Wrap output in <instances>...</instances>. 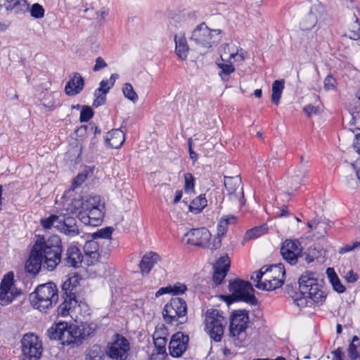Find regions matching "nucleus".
<instances>
[{"mask_svg":"<svg viewBox=\"0 0 360 360\" xmlns=\"http://www.w3.org/2000/svg\"><path fill=\"white\" fill-rule=\"evenodd\" d=\"M169 22L175 27L181 26L186 22V13L184 11L170 13L168 15Z\"/></svg>","mask_w":360,"mask_h":360,"instance_id":"a19ab883","label":"nucleus"},{"mask_svg":"<svg viewBox=\"0 0 360 360\" xmlns=\"http://www.w3.org/2000/svg\"><path fill=\"white\" fill-rule=\"evenodd\" d=\"M56 226V229L68 237H75L79 234V229L75 218L60 214V220Z\"/></svg>","mask_w":360,"mask_h":360,"instance_id":"dca6fc26","label":"nucleus"},{"mask_svg":"<svg viewBox=\"0 0 360 360\" xmlns=\"http://www.w3.org/2000/svg\"><path fill=\"white\" fill-rule=\"evenodd\" d=\"M30 15L36 19H41L44 18L45 10L41 5L38 3L32 4L30 8H28Z\"/></svg>","mask_w":360,"mask_h":360,"instance_id":"09e8293b","label":"nucleus"},{"mask_svg":"<svg viewBox=\"0 0 360 360\" xmlns=\"http://www.w3.org/2000/svg\"><path fill=\"white\" fill-rule=\"evenodd\" d=\"M83 261V255L80 249L75 245L68 247L62 257V262L65 266L73 268L79 267Z\"/></svg>","mask_w":360,"mask_h":360,"instance_id":"6ab92c4d","label":"nucleus"},{"mask_svg":"<svg viewBox=\"0 0 360 360\" xmlns=\"http://www.w3.org/2000/svg\"><path fill=\"white\" fill-rule=\"evenodd\" d=\"M210 233L206 228L193 229L185 234L188 237L187 243L192 245L203 247L210 238Z\"/></svg>","mask_w":360,"mask_h":360,"instance_id":"a211bd4d","label":"nucleus"},{"mask_svg":"<svg viewBox=\"0 0 360 360\" xmlns=\"http://www.w3.org/2000/svg\"><path fill=\"white\" fill-rule=\"evenodd\" d=\"M268 228L266 225H262L259 226H255L246 232V237L248 239H252L264 234L267 232Z\"/></svg>","mask_w":360,"mask_h":360,"instance_id":"a18cd8bd","label":"nucleus"},{"mask_svg":"<svg viewBox=\"0 0 360 360\" xmlns=\"http://www.w3.org/2000/svg\"><path fill=\"white\" fill-rule=\"evenodd\" d=\"M129 349L128 340L116 333L112 336V341L108 344L106 354L112 360H127Z\"/></svg>","mask_w":360,"mask_h":360,"instance_id":"9b49d317","label":"nucleus"},{"mask_svg":"<svg viewBox=\"0 0 360 360\" xmlns=\"http://www.w3.org/2000/svg\"><path fill=\"white\" fill-rule=\"evenodd\" d=\"M187 304L180 297H173L167 303L162 311L164 321L170 325L178 326L184 323L186 320Z\"/></svg>","mask_w":360,"mask_h":360,"instance_id":"423d86ee","label":"nucleus"},{"mask_svg":"<svg viewBox=\"0 0 360 360\" xmlns=\"http://www.w3.org/2000/svg\"><path fill=\"white\" fill-rule=\"evenodd\" d=\"M160 259V257L159 255L155 252H150L145 254L139 263L141 272L142 274H148L155 264Z\"/></svg>","mask_w":360,"mask_h":360,"instance_id":"b1692460","label":"nucleus"},{"mask_svg":"<svg viewBox=\"0 0 360 360\" xmlns=\"http://www.w3.org/2000/svg\"><path fill=\"white\" fill-rule=\"evenodd\" d=\"M175 41V51L179 56V58L181 60H186L188 53V45L187 44L186 39L184 34L182 35H175L174 37Z\"/></svg>","mask_w":360,"mask_h":360,"instance_id":"cd10ccee","label":"nucleus"},{"mask_svg":"<svg viewBox=\"0 0 360 360\" xmlns=\"http://www.w3.org/2000/svg\"><path fill=\"white\" fill-rule=\"evenodd\" d=\"M307 161H304L303 157H301L300 163L294 172L293 179L304 181V179L307 178L309 172L308 167L307 165Z\"/></svg>","mask_w":360,"mask_h":360,"instance_id":"58836bf2","label":"nucleus"},{"mask_svg":"<svg viewBox=\"0 0 360 360\" xmlns=\"http://www.w3.org/2000/svg\"><path fill=\"white\" fill-rule=\"evenodd\" d=\"M14 274L12 271L6 274L0 284V301L3 305L8 304L13 300L21 294V291L13 292L12 285L13 284Z\"/></svg>","mask_w":360,"mask_h":360,"instance_id":"ddd939ff","label":"nucleus"},{"mask_svg":"<svg viewBox=\"0 0 360 360\" xmlns=\"http://www.w3.org/2000/svg\"><path fill=\"white\" fill-rule=\"evenodd\" d=\"M64 301L58 307L57 312L58 316H65L69 314L71 309H75L78 304L77 299L74 297H70L63 295Z\"/></svg>","mask_w":360,"mask_h":360,"instance_id":"c85d7f7f","label":"nucleus"},{"mask_svg":"<svg viewBox=\"0 0 360 360\" xmlns=\"http://www.w3.org/2000/svg\"><path fill=\"white\" fill-rule=\"evenodd\" d=\"M3 4H0V7H4L8 13H14L15 14L24 13L28 11L29 4L27 0H0Z\"/></svg>","mask_w":360,"mask_h":360,"instance_id":"412c9836","label":"nucleus"},{"mask_svg":"<svg viewBox=\"0 0 360 360\" xmlns=\"http://www.w3.org/2000/svg\"><path fill=\"white\" fill-rule=\"evenodd\" d=\"M335 84L336 81L331 75H328L324 79V88L326 90L334 89Z\"/></svg>","mask_w":360,"mask_h":360,"instance_id":"e2e57ef3","label":"nucleus"},{"mask_svg":"<svg viewBox=\"0 0 360 360\" xmlns=\"http://www.w3.org/2000/svg\"><path fill=\"white\" fill-rule=\"evenodd\" d=\"M207 200L205 195H200L192 200L189 205V210L195 214H198L205 207Z\"/></svg>","mask_w":360,"mask_h":360,"instance_id":"e433bc0d","label":"nucleus"},{"mask_svg":"<svg viewBox=\"0 0 360 360\" xmlns=\"http://www.w3.org/2000/svg\"><path fill=\"white\" fill-rule=\"evenodd\" d=\"M303 248L297 240L286 239L283 242L281 248V254L288 264L294 265L297 264L298 259L302 257Z\"/></svg>","mask_w":360,"mask_h":360,"instance_id":"f8f14e48","label":"nucleus"},{"mask_svg":"<svg viewBox=\"0 0 360 360\" xmlns=\"http://www.w3.org/2000/svg\"><path fill=\"white\" fill-rule=\"evenodd\" d=\"M81 280L82 278L77 274L68 278L62 285V290L63 291V295L70 297H74L75 299H77L76 294L77 292V288L80 285Z\"/></svg>","mask_w":360,"mask_h":360,"instance_id":"4be33fe9","label":"nucleus"},{"mask_svg":"<svg viewBox=\"0 0 360 360\" xmlns=\"http://www.w3.org/2000/svg\"><path fill=\"white\" fill-rule=\"evenodd\" d=\"M104 352L98 345H93L86 354L85 360H103Z\"/></svg>","mask_w":360,"mask_h":360,"instance_id":"ea45409f","label":"nucleus"},{"mask_svg":"<svg viewBox=\"0 0 360 360\" xmlns=\"http://www.w3.org/2000/svg\"><path fill=\"white\" fill-rule=\"evenodd\" d=\"M22 354L27 360H39L44 350L40 338L33 333H25L21 340Z\"/></svg>","mask_w":360,"mask_h":360,"instance_id":"9d476101","label":"nucleus"},{"mask_svg":"<svg viewBox=\"0 0 360 360\" xmlns=\"http://www.w3.org/2000/svg\"><path fill=\"white\" fill-rule=\"evenodd\" d=\"M167 328L165 326V325L162 324L160 326L156 327L153 335V338H167Z\"/></svg>","mask_w":360,"mask_h":360,"instance_id":"4d7b16f0","label":"nucleus"},{"mask_svg":"<svg viewBox=\"0 0 360 360\" xmlns=\"http://www.w3.org/2000/svg\"><path fill=\"white\" fill-rule=\"evenodd\" d=\"M359 246H360V242H358V241L354 242L352 245H346L344 247H342L339 250V253L340 254H344V253H346L347 252L352 251V250H354V249H356V248H358Z\"/></svg>","mask_w":360,"mask_h":360,"instance_id":"0e129e2a","label":"nucleus"},{"mask_svg":"<svg viewBox=\"0 0 360 360\" xmlns=\"http://www.w3.org/2000/svg\"><path fill=\"white\" fill-rule=\"evenodd\" d=\"M220 33V30H210L205 22H202L193 31L191 41L202 49H209L219 41Z\"/></svg>","mask_w":360,"mask_h":360,"instance_id":"1a4fd4ad","label":"nucleus"},{"mask_svg":"<svg viewBox=\"0 0 360 360\" xmlns=\"http://www.w3.org/2000/svg\"><path fill=\"white\" fill-rule=\"evenodd\" d=\"M107 67V63L105 62L103 58L98 57L96 59V63L93 68L94 72H98L104 68Z\"/></svg>","mask_w":360,"mask_h":360,"instance_id":"338daca9","label":"nucleus"},{"mask_svg":"<svg viewBox=\"0 0 360 360\" xmlns=\"http://www.w3.org/2000/svg\"><path fill=\"white\" fill-rule=\"evenodd\" d=\"M112 87V86H110V83L108 80L103 79L100 82L99 87L96 89L95 91L106 95Z\"/></svg>","mask_w":360,"mask_h":360,"instance_id":"052dcab7","label":"nucleus"},{"mask_svg":"<svg viewBox=\"0 0 360 360\" xmlns=\"http://www.w3.org/2000/svg\"><path fill=\"white\" fill-rule=\"evenodd\" d=\"M228 271L226 269H214V274L212 276L213 282L216 285H218L222 283L225 276H226Z\"/></svg>","mask_w":360,"mask_h":360,"instance_id":"5fc2aeb1","label":"nucleus"},{"mask_svg":"<svg viewBox=\"0 0 360 360\" xmlns=\"http://www.w3.org/2000/svg\"><path fill=\"white\" fill-rule=\"evenodd\" d=\"M84 86V79L79 72H73L69 76V81L65 86L68 96H74L82 92Z\"/></svg>","mask_w":360,"mask_h":360,"instance_id":"aec40b11","label":"nucleus"},{"mask_svg":"<svg viewBox=\"0 0 360 360\" xmlns=\"http://www.w3.org/2000/svg\"><path fill=\"white\" fill-rule=\"evenodd\" d=\"M205 322V330L211 339L215 342L221 341L226 323L223 311L216 309H207Z\"/></svg>","mask_w":360,"mask_h":360,"instance_id":"6e6552de","label":"nucleus"},{"mask_svg":"<svg viewBox=\"0 0 360 360\" xmlns=\"http://www.w3.org/2000/svg\"><path fill=\"white\" fill-rule=\"evenodd\" d=\"M106 142L112 148H119L124 141V134L119 129L109 131L105 138Z\"/></svg>","mask_w":360,"mask_h":360,"instance_id":"a878e982","label":"nucleus"},{"mask_svg":"<svg viewBox=\"0 0 360 360\" xmlns=\"http://www.w3.org/2000/svg\"><path fill=\"white\" fill-rule=\"evenodd\" d=\"M284 79L275 80L272 84V103L276 105H278L280 99L284 89Z\"/></svg>","mask_w":360,"mask_h":360,"instance_id":"72a5a7b5","label":"nucleus"},{"mask_svg":"<svg viewBox=\"0 0 360 360\" xmlns=\"http://www.w3.org/2000/svg\"><path fill=\"white\" fill-rule=\"evenodd\" d=\"M30 299L34 308L46 313L58 300L57 286L53 282L41 284L30 295Z\"/></svg>","mask_w":360,"mask_h":360,"instance_id":"7ed1b4c3","label":"nucleus"},{"mask_svg":"<svg viewBox=\"0 0 360 360\" xmlns=\"http://www.w3.org/2000/svg\"><path fill=\"white\" fill-rule=\"evenodd\" d=\"M34 245H39V252L44 257V267L48 271L54 270L62 262L63 245L60 238L52 235L48 238L39 237Z\"/></svg>","mask_w":360,"mask_h":360,"instance_id":"f257e3e1","label":"nucleus"},{"mask_svg":"<svg viewBox=\"0 0 360 360\" xmlns=\"http://www.w3.org/2000/svg\"><path fill=\"white\" fill-rule=\"evenodd\" d=\"M249 323L248 311L245 309L234 310L230 318L229 334L236 347H242L246 337Z\"/></svg>","mask_w":360,"mask_h":360,"instance_id":"39448f33","label":"nucleus"},{"mask_svg":"<svg viewBox=\"0 0 360 360\" xmlns=\"http://www.w3.org/2000/svg\"><path fill=\"white\" fill-rule=\"evenodd\" d=\"M359 338L354 335L352 338V342L349 345L347 349L348 356L351 360H360V354L357 350L358 345L355 344L356 342H359Z\"/></svg>","mask_w":360,"mask_h":360,"instance_id":"79ce46f5","label":"nucleus"},{"mask_svg":"<svg viewBox=\"0 0 360 360\" xmlns=\"http://www.w3.org/2000/svg\"><path fill=\"white\" fill-rule=\"evenodd\" d=\"M240 185V179L232 176H225L224 186L229 199L238 201L239 203H244L243 190Z\"/></svg>","mask_w":360,"mask_h":360,"instance_id":"2eb2a0df","label":"nucleus"},{"mask_svg":"<svg viewBox=\"0 0 360 360\" xmlns=\"http://www.w3.org/2000/svg\"><path fill=\"white\" fill-rule=\"evenodd\" d=\"M283 283L284 280L281 278H270L269 277H265L263 283H257L255 287L260 290L270 291L280 288Z\"/></svg>","mask_w":360,"mask_h":360,"instance_id":"c756f323","label":"nucleus"},{"mask_svg":"<svg viewBox=\"0 0 360 360\" xmlns=\"http://www.w3.org/2000/svg\"><path fill=\"white\" fill-rule=\"evenodd\" d=\"M266 271V277L270 278H281L284 280L285 276V270L284 265L281 263L271 265L268 269H265Z\"/></svg>","mask_w":360,"mask_h":360,"instance_id":"7c9ffc66","label":"nucleus"},{"mask_svg":"<svg viewBox=\"0 0 360 360\" xmlns=\"http://www.w3.org/2000/svg\"><path fill=\"white\" fill-rule=\"evenodd\" d=\"M236 220V217L234 216L231 217H222L217 224V236L221 238L225 235L227 231V225L229 223V220Z\"/></svg>","mask_w":360,"mask_h":360,"instance_id":"37998d69","label":"nucleus"},{"mask_svg":"<svg viewBox=\"0 0 360 360\" xmlns=\"http://www.w3.org/2000/svg\"><path fill=\"white\" fill-rule=\"evenodd\" d=\"M154 345L157 351V354L161 355H167L166 351L167 338H155L153 339Z\"/></svg>","mask_w":360,"mask_h":360,"instance_id":"3c124183","label":"nucleus"},{"mask_svg":"<svg viewBox=\"0 0 360 360\" xmlns=\"http://www.w3.org/2000/svg\"><path fill=\"white\" fill-rule=\"evenodd\" d=\"M229 44H226L224 47V51L221 53V60L222 61H229L231 59L233 58L235 61L242 62L245 59V56L247 52L245 51L243 49L236 48V51H233L229 56L228 53H226V49L230 51Z\"/></svg>","mask_w":360,"mask_h":360,"instance_id":"bb28decb","label":"nucleus"},{"mask_svg":"<svg viewBox=\"0 0 360 360\" xmlns=\"http://www.w3.org/2000/svg\"><path fill=\"white\" fill-rule=\"evenodd\" d=\"M124 96L129 101L135 103L137 101L139 97L136 91L134 90L132 85L130 83H125L122 88Z\"/></svg>","mask_w":360,"mask_h":360,"instance_id":"49530a36","label":"nucleus"},{"mask_svg":"<svg viewBox=\"0 0 360 360\" xmlns=\"http://www.w3.org/2000/svg\"><path fill=\"white\" fill-rule=\"evenodd\" d=\"M170 286V294L173 295H179L184 294L187 290V287L185 284L176 283L174 285Z\"/></svg>","mask_w":360,"mask_h":360,"instance_id":"6e6d98bb","label":"nucleus"},{"mask_svg":"<svg viewBox=\"0 0 360 360\" xmlns=\"http://www.w3.org/2000/svg\"><path fill=\"white\" fill-rule=\"evenodd\" d=\"M104 208H96L93 210H84L86 212V216H82V220L86 224L90 226H98L102 221L104 216Z\"/></svg>","mask_w":360,"mask_h":360,"instance_id":"5701e85b","label":"nucleus"},{"mask_svg":"<svg viewBox=\"0 0 360 360\" xmlns=\"http://www.w3.org/2000/svg\"><path fill=\"white\" fill-rule=\"evenodd\" d=\"M326 273L328 274V277L330 280V283L333 285L334 290L339 293H342L345 291V287L342 284L340 280L339 279L338 275L335 272L333 268H328L326 270Z\"/></svg>","mask_w":360,"mask_h":360,"instance_id":"473e14b6","label":"nucleus"},{"mask_svg":"<svg viewBox=\"0 0 360 360\" xmlns=\"http://www.w3.org/2000/svg\"><path fill=\"white\" fill-rule=\"evenodd\" d=\"M331 354H333L332 360H344V352L341 347L337 348Z\"/></svg>","mask_w":360,"mask_h":360,"instance_id":"774afa93","label":"nucleus"},{"mask_svg":"<svg viewBox=\"0 0 360 360\" xmlns=\"http://www.w3.org/2000/svg\"><path fill=\"white\" fill-rule=\"evenodd\" d=\"M60 220V215L51 214L49 217L41 219V225L46 229H51V227L56 229V226H58V223Z\"/></svg>","mask_w":360,"mask_h":360,"instance_id":"c03bdc74","label":"nucleus"},{"mask_svg":"<svg viewBox=\"0 0 360 360\" xmlns=\"http://www.w3.org/2000/svg\"><path fill=\"white\" fill-rule=\"evenodd\" d=\"M217 64L218 67L221 69L219 75L221 76L222 80L228 81L229 79V75L235 71L234 67L232 65L230 60H221V62H217Z\"/></svg>","mask_w":360,"mask_h":360,"instance_id":"4c0bfd02","label":"nucleus"},{"mask_svg":"<svg viewBox=\"0 0 360 360\" xmlns=\"http://www.w3.org/2000/svg\"><path fill=\"white\" fill-rule=\"evenodd\" d=\"M299 289L300 293L307 297L317 304H323L326 298V293L323 290V286L316 277L314 272H305L299 278Z\"/></svg>","mask_w":360,"mask_h":360,"instance_id":"20e7f679","label":"nucleus"},{"mask_svg":"<svg viewBox=\"0 0 360 360\" xmlns=\"http://www.w3.org/2000/svg\"><path fill=\"white\" fill-rule=\"evenodd\" d=\"M98 244L94 239L86 241L84 245V252L86 255L89 256L92 259V262L98 259Z\"/></svg>","mask_w":360,"mask_h":360,"instance_id":"2f4dec72","label":"nucleus"},{"mask_svg":"<svg viewBox=\"0 0 360 360\" xmlns=\"http://www.w3.org/2000/svg\"><path fill=\"white\" fill-rule=\"evenodd\" d=\"M94 97L95 98L93 102V106L94 108H98L105 103L106 95L103 94L102 93H97V91H94Z\"/></svg>","mask_w":360,"mask_h":360,"instance_id":"13d9d810","label":"nucleus"},{"mask_svg":"<svg viewBox=\"0 0 360 360\" xmlns=\"http://www.w3.org/2000/svg\"><path fill=\"white\" fill-rule=\"evenodd\" d=\"M231 265V261L227 255L220 257L214 265L213 269H226L229 271Z\"/></svg>","mask_w":360,"mask_h":360,"instance_id":"8fccbe9b","label":"nucleus"},{"mask_svg":"<svg viewBox=\"0 0 360 360\" xmlns=\"http://www.w3.org/2000/svg\"><path fill=\"white\" fill-rule=\"evenodd\" d=\"M229 290L231 292L230 295L220 296L228 306L235 302L240 301L254 306L258 304L254 295L255 290L249 281H245L240 278L231 280L229 281Z\"/></svg>","mask_w":360,"mask_h":360,"instance_id":"f03ea898","label":"nucleus"},{"mask_svg":"<svg viewBox=\"0 0 360 360\" xmlns=\"http://www.w3.org/2000/svg\"><path fill=\"white\" fill-rule=\"evenodd\" d=\"M94 111L91 108V107L87 105H84L82 108L79 116V121L81 122H88L91 117L94 116Z\"/></svg>","mask_w":360,"mask_h":360,"instance_id":"864d4df0","label":"nucleus"},{"mask_svg":"<svg viewBox=\"0 0 360 360\" xmlns=\"http://www.w3.org/2000/svg\"><path fill=\"white\" fill-rule=\"evenodd\" d=\"M39 245H34L29 258L25 263V270L33 275H36L40 271L42 264L44 265V257L39 252Z\"/></svg>","mask_w":360,"mask_h":360,"instance_id":"f3484780","label":"nucleus"},{"mask_svg":"<svg viewBox=\"0 0 360 360\" xmlns=\"http://www.w3.org/2000/svg\"><path fill=\"white\" fill-rule=\"evenodd\" d=\"M184 190L186 193H191L194 191L195 188V178L191 173H186L184 174Z\"/></svg>","mask_w":360,"mask_h":360,"instance_id":"603ef678","label":"nucleus"},{"mask_svg":"<svg viewBox=\"0 0 360 360\" xmlns=\"http://www.w3.org/2000/svg\"><path fill=\"white\" fill-rule=\"evenodd\" d=\"M104 203L99 195L90 196L82 202V208L84 210L96 208H104Z\"/></svg>","mask_w":360,"mask_h":360,"instance_id":"f704fd0d","label":"nucleus"},{"mask_svg":"<svg viewBox=\"0 0 360 360\" xmlns=\"http://www.w3.org/2000/svg\"><path fill=\"white\" fill-rule=\"evenodd\" d=\"M303 110L308 117H311L314 115L318 114L319 109V107L309 104L304 107Z\"/></svg>","mask_w":360,"mask_h":360,"instance_id":"680f3d73","label":"nucleus"},{"mask_svg":"<svg viewBox=\"0 0 360 360\" xmlns=\"http://www.w3.org/2000/svg\"><path fill=\"white\" fill-rule=\"evenodd\" d=\"M221 245V238L216 236L212 241L207 240V243L204 246V248H207L210 250H217L219 249Z\"/></svg>","mask_w":360,"mask_h":360,"instance_id":"bf43d9fd","label":"nucleus"},{"mask_svg":"<svg viewBox=\"0 0 360 360\" xmlns=\"http://www.w3.org/2000/svg\"><path fill=\"white\" fill-rule=\"evenodd\" d=\"M316 10V6H313L311 7L309 12L307 14V16L302 22V26L303 30H310L316 25L317 17L314 12V11Z\"/></svg>","mask_w":360,"mask_h":360,"instance_id":"c9c22d12","label":"nucleus"},{"mask_svg":"<svg viewBox=\"0 0 360 360\" xmlns=\"http://www.w3.org/2000/svg\"><path fill=\"white\" fill-rule=\"evenodd\" d=\"M76 325L65 321L54 323L46 331L51 340H58L63 345L76 346Z\"/></svg>","mask_w":360,"mask_h":360,"instance_id":"0eeeda50","label":"nucleus"},{"mask_svg":"<svg viewBox=\"0 0 360 360\" xmlns=\"http://www.w3.org/2000/svg\"><path fill=\"white\" fill-rule=\"evenodd\" d=\"M113 231H114V229L112 227L108 226L105 228L101 229L98 230L97 231L91 233V237L92 239H97V238L108 239L111 237V235H112Z\"/></svg>","mask_w":360,"mask_h":360,"instance_id":"de8ad7c7","label":"nucleus"},{"mask_svg":"<svg viewBox=\"0 0 360 360\" xmlns=\"http://www.w3.org/2000/svg\"><path fill=\"white\" fill-rule=\"evenodd\" d=\"M303 180H295L293 179V175L290 177L288 181L289 188L292 191H297L300 186L304 183Z\"/></svg>","mask_w":360,"mask_h":360,"instance_id":"69168bd1","label":"nucleus"},{"mask_svg":"<svg viewBox=\"0 0 360 360\" xmlns=\"http://www.w3.org/2000/svg\"><path fill=\"white\" fill-rule=\"evenodd\" d=\"M75 341L76 346L82 344L84 340L94 335L95 330L88 323H82L79 326H76Z\"/></svg>","mask_w":360,"mask_h":360,"instance_id":"393cba45","label":"nucleus"},{"mask_svg":"<svg viewBox=\"0 0 360 360\" xmlns=\"http://www.w3.org/2000/svg\"><path fill=\"white\" fill-rule=\"evenodd\" d=\"M188 336L182 332L174 333L169 344V354L176 358L181 356L188 348Z\"/></svg>","mask_w":360,"mask_h":360,"instance_id":"4468645a","label":"nucleus"}]
</instances>
